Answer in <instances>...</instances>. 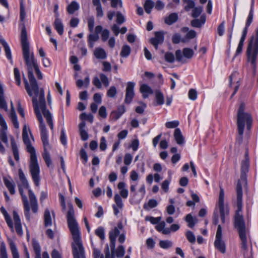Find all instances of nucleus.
Instances as JSON below:
<instances>
[{"instance_id":"nucleus-1","label":"nucleus","mask_w":258,"mask_h":258,"mask_svg":"<svg viewBox=\"0 0 258 258\" xmlns=\"http://www.w3.org/2000/svg\"><path fill=\"white\" fill-rule=\"evenodd\" d=\"M21 40L23 57L28 71V78L30 82L29 84L27 80L26 79H24L25 89L29 96L32 97L34 111H41L50 129L53 130V123L52 115L50 111L46 109L44 90L42 88L39 89L37 81L33 75V68L37 66L38 63L34 58V54L30 53L29 43L25 27L22 29Z\"/></svg>"},{"instance_id":"nucleus-2","label":"nucleus","mask_w":258,"mask_h":258,"mask_svg":"<svg viewBox=\"0 0 258 258\" xmlns=\"http://www.w3.org/2000/svg\"><path fill=\"white\" fill-rule=\"evenodd\" d=\"M68 206L67 220L73 239L72 243L73 254L74 258H85L84 248L81 241L79 225L75 217L74 208L71 203L69 204Z\"/></svg>"},{"instance_id":"nucleus-3","label":"nucleus","mask_w":258,"mask_h":258,"mask_svg":"<svg viewBox=\"0 0 258 258\" xmlns=\"http://www.w3.org/2000/svg\"><path fill=\"white\" fill-rule=\"evenodd\" d=\"M237 192V210L235 215V227L238 230L239 235L241 241V247L246 249L247 245V230L245 222L241 213L242 209V190L240 183L236 187Z\"/></svg>"},{"instance_id":"nucleus-4","label":"nucleus","mask_w":258,"mask_h":258,"mask_svg":"<svg viewBox=\"0 0 258 258\" xmlns=\"http://www.w3.org/2000/svg\"><path fill=\"white\" fill-rule=\"evenodd\" d=\"M30 132L29 128L26 125L24 126L22 133L23 140L25 144L27 146V151L30 153V171L33 181L36 186L39 185L40 180V168L38 165L35 151L33 147L30 144L28 137V133Z\"/></svg>"},{"instance_id":"nucleus-5","label":"nucleus","mask_w":258,"mask_h":258,"mask_svg":"<svg viewBox=\"0 0 258 258\" xmlns=\"http://www.w3.org/2000/svg\"><path fill=\"white\" fill-rule=\"evenodd\" d=\"M252 117L251 114L245 111V104L241 103L240 104L237 113V125L239 138L241 141L244 132V129L246 126L247 130H250L252 123Z\"/></svg>"},{"instance_id":"nucleus-6","label":"nucleus","mask_w":258,"mask_h":258,"mask_svg":"<svg viewBox=\"0 0 258 258\" xmlns=\"http://www.w3.org/2000/svg\"><path fill=\"white\" fill-rule=\"evenodd\" d=\"M41 111L35 112L37 119L39 122V128L41 134V139L43 144L44 153L43 154V158L47 165L49 167L52 163L50 157V155L48 153V150L50 148V146L48 142V136L45 124L43 122V118L41 114Z\"/></svg>"},{"instance_id":"nucleus-7","label":"nucleus","mask_w":258,"mask_h":258,"mask_svg":"<svg viewBox=\"0 0 258 258\" xmlns=\"http://www.w3.org/2000/svg\"><path fill=\"white\" fill-rule=\"evenodd\" d=\"M248 62H250L254 74L256 69V59L258 55V28L255 30V34L252 35L248 43L246 50Z\"/></svg>"},{"instance_id":"nucleus-8","label":"nucleus","mask_w":258,"mask_h":258,"mask_svg":"<svg viewBox=\"0 0 258 258\" xmlns=\"http://www.w3.org/2000/svg\"><path fill=\"white\" fill-rule=\"evenodd\" d=\"M123 225L121 222L118 223L116 227H115L112 229L109 233V238L110 241V248L111 253H109L105 255V258H115L114 252H115V247L116 237L119 235L120 233V229H122Z\"/></svg>"},{"instance_id":"nucleus-9","label":"nucleus","mask_w":258,"mask_h":258,"mask_svg":"<svg viewBox=\"0 0 258 258\" xmlns=\"http://www.w3.org/2000/svg\"><path fill=\"white\" fill-rule=\"evenodd\" d=\"M224 189L220 186V192L218 198L217 205L219 209L220 217L222 223L225 222L226 216L229 214V209L227 205H224Z\"/></svg>"},{"instance_id":"nucleus-10","label":"nucleus","mask_w":258,"mask_h":258,"mask_svg":"<svg viewBox=\"0 0 258 258\" xmlns=\"http://www.w3.org/2000/svg\"><path fill=\"white\" fill-rule=\"evenodd\" d=\"M214 246L222 253L225 252V245L224 242L222 240V228L220 225L218 226Z\"/></svg>"},{"instance_id":"nucleus-11","label":"nucleus","mask_w":258,"mask_h":258,"mask_svg":"<svg viewBox=\"0 0 258 258\" xmlns=\"http://www.w3.org/2000/svg\"><path fill=\"white\" fill-rule=\"evenodd\" d=\"M249 169V159L247 157V154H245V159L241 163V176L240 179L238 181L237 185L238 183H240V185H241V183L246 184V173L248 172ZM237 185H236L237 186ZM242 187V186H241Z\"/></svg>"},{"instance_id":"nucleus-12","label":"nucleus","mask_w":258,"mask_h":258,"mask_svg":"<svg viewBox=\"0 0 258 258\" xmlns=\"http://www.w3.org/2000/svg\"><path fill=\"white\" fill-rule=\"evenodd\" d=\"M19 191L21 196L22 201L24 205V214L28 220L30 219V206L29 204V202L27 199V196L24 195V190H23V186L21 185H18Z\"/></svg>"},{"instance_id":"nucleus-13","label":"nucleus","mask_w":258,"mask_h":258,"mask_svg":"<svg viewBox=\"0 0 258 258\" xmlns=\"http://www.w3.org/2000/svg\"><path fill=\"white\" fill-rule=\"evenodd\" d=\"M135 83L133 82H128L125 90V96L124 102L127 104L130 103L135 96L134 88Z\"/></svg>"},{"instance_id":"nucleus-14","label":"nucleus","mask_w":258,"mask_h":258,"mask_svg":"<svg viewBox=\"0 0 258 258\" xmlns=\"http://www.w3.org/2000/svg\"><path fill=\"white\" fill-rule=\"evenodd\" d=\"M155 37L150 39V43L157 49L158 45L162 43L164 41V33L161 31L155 32Z\"/></svg>"},{"instance_id":"nucleus-15","label":"nucleus","mask_w":258,"mask_h":258,"mask_svg":"<svg viewBox=\"0 0 258 258\" xmlns=\"http://www.w3.org/2000/svg\"><path fill=\"white\" fill-rule=\"evenodd\" d=\"M115 205H113L112 208L113 209V213L115 216H117L120 213V210H122L123 204L121 198L118 194L114 195Z\"/></svg>"},{"instance_id":"nucleus-16","label":"nucleus","mask_w":258,"mask_h":258,"mask_svg":"<svg viewBox=\"0 0 258 258\" xmlns=\"http://www.w3.org/2000/svg\"><path fill=\"white\" fill-rule=\"evenodd\" d=\"M13 219L15 222V228L16 232L19 235L22 236L23 234V231L21 220L18 213L15 211L13 212Z\"/></svg>"},{"instance_id":"nucleus-17","label":"nucleus","mask_w":258,"mask_h":258,"mask_svg":"<svg viewBox=\"0 0 258 258\" xmlns=\"http://www.w3.org/2000/svg\"><path fill=\"white\" fill-rule=\"evenodd\" d=\"M28 194L32 212L36 213L38 211V203L36 197L31 189H28Z\"/></svg>"},{"instance_id":"nucleus-18","label":"nucleus","mask_w":258,"mask_h":258,"mask_svg":"<svg viewBox=\"0 0 258 258\" xmlns=\"http://www.w3.org/2000/svg\"><path fill=\"white\" fill-rule=\"evenodd\" d=\"M4 182L5 185L12 195L15 194V184L11 177H4Z\"/></svg>"},{"instance_id":"nucleus-19","label":"nucleus","mask_w":258,"mask_h":258,"mask_svg":"<svg viewBox=\"0 0 258 258\" xmlns=\"http://www.w3.org/2000/svg\"><path fill=\"white\" fill-rule=\"evenodd\" d=\"M33 247L36 254L35 258H49L47 252H43L42 257H41V247L38 242L35 240L33 241Z\"/></svg>"},{"instance_id":"nucleus-20","label":"nucleus","mask_w":258,"mask_h":258,"mask_svg":"<svg viewBox=\"0 0 258 258\" xmlns=\"http://www.w3.org/2000/svg\"><path fill=\"white\" fill-rule=\"evenodd\" d=\"M0 130V139L6 144H8V139L7 137L8 126L7 123L1 125Z\"/></svg>"},{"instance_id":"nucleus-21","label":"nucleus","mask_w":258,"mask_h":258,"mask_svg":"<svg viewBox=\"0 0 258 258\" xmlns=\"http://www.w3.org/2000/svg\"><path fill=\"white\" fill-rule=\"evenodd\" d=\"M80 135L82 140L85 141L88 139V134L86 131V123L84 121H81L79 124Z\"/></svg>"},{"instance_id":"nucleus-22","label":"nucleus","mask_w":258,"mask_h":258,"mask_svg":"<svg viewBox=\"0 0 258 258\" xmlns=\"http://www.w3.org/2000/svg\"><path fill=\"white\" fill-rule=\"evenodd\" d=\"M0 210L2 213L3 214L4 216L5 217V220L8 226L11 229V231L12 232H14V228L11 217L9 216V214L3 207L1 208Z\"/></svg>"},{"instance_id":"nucleus-23","label":"nucleus","mask_w":258,"mask_h":258,"mask_svg":"<svg viewBox=\"0 0 258 258\" xmlns=\"http://www.w3.org/2000/svg\"><path fill=\"white\" fill-rule=\"evenodd\" d=\"M0 108L8 111V105L4 97V90L3 85L0 83Z\"/></svg>"},{"instance_id":"nucleus-24","label":"nucleus","mask_w":258,"mask_h":258,"mask_svg":"<svg viewBox=\"0 0 258 258\" xmlns=\"http://www.w3.org/2000/svg\"><path fill=\"white\" fill-rule=\"evenodd\" d=\"M117 187L120 190V195L119 196H120V198L126 199L128 197V191L126 188L125 183L123 182H120L117 185Z\"/></svg>"},{"instance_id":"nucleus-25","label":"nucleus","mask_w":258,"mask_h":258,"mask_svg":"<svg viewBox=\"0 0 258 258\" xmlns=\"http://www.w3.org/2000/svg\"><path fill=\"white\" fill-rule=\"evenodd\" d=\"M140 91L144 98H147L149 95L153 93L151 88L146 84H143L140 86Z\"/></svg>"},{"instance_id":"nucleus-26","label":"nucleus","mask_w":258,"mask_h":258,"mask_svg":"<svg viewBox=\"0 0 258 258\" xmlns=\"http://www.w3.org/2000/svg\"><path fill=\"white\" fill-rule=\"evenodd\" d=\"M166 224L164 221L159 222L156 226V229L164 234H169L170 233L169 228H165Z\"/></svg>"},{"instance_id":"nucleus-27","label":"nucleus","mask_w":258,"mask_h":258,"mask_svg":"<svg viewBox=\"0 0 258 258\" xmlns=\"http://www.w3.org/2000/svg\"><path fill=\"white\" fill-rule=\"evenodd\" d=\"M94 55L97 59H104L107 57V54L104 49L100 47H97L95 49Z\"/></svg>"},{"instance_id":"nucleus-28","label":"nucleus","mask_w":258,"mask_h":258,"mask_svg":"<svg viewBox=\"0 0 258 258\" xmlns=\"http://www.w3.org/2000/svg\"><path fill=\"white\" fill-rule=\"evenodd\" d=\"M54 28L57 32L62 35L63 33V25L60 19L56 18L54 22Z\"/></svg>"},{"instance_id":"nucleus-29","label":"nucleus","mask_w":258,"mask_h":258,"mask_svg":"<svg viewBox=\"0 0 258 258\" xmlns=\"http://www.w3.org/2000/svg\"><path fill=\"white\" fill-rule=\"evenodd\" d=\"M19 172V176L21 182V185L23 186L24 188L26 189H29V185L27 179H26L24 173H23L22 169H20L18 171Z\"/></svg>"},{"instance_id":"nucleus-30","label":"nucleus","mask_w":258,"mask_h":258,"mask_svg":"<svg viewBox=\"0 0 258 258\" xmlns=\"http://www.w3.org/2000/svg\"><path fill=\"white\" fill-rule=\"evenodd\" d=\"M174 139L176 143L179 145L183 144L184 142V140L181 132L179 128H176L174 133Z\"/></svg>"},{"instance_id":"nucleus-31","label":"nucleus","mask_w":258,"mask_h":258,"mask_svg":"<svg viewBox=\"0 0 258 258\" xmlns=\"http://www.w3.org/2000/svg\"><path fill=\"white\" fill-rule=\"evenodd\" d=\"M99 39V36L97 34L91 33L88 36V45L90 48H93L94 46L95 42L97 41Z\"/></svg>"},{"instance_id":"nucleus-32","label":"nucleus","mask_w":258,"mask_h":258,"mask_svg":"<svg viewBox=\"0 0 258 258\" xmlns=\"http://www.w3.org/2000/svg\"><path fill=\"white\" fill-rule=\"evenodd\" d=\"M155 100L158 105H161L164 103V97L163 94L159 90L155 91Z\"/></svg>"},{"instance_id":"nucleus-33","label":"nucleus","mask_w":258,"mask_h":258,"mask_svg":"<svg viewBox=\"0 0 258 258\" xmlns=\"http://www.w3.org/2000/svg\"><path fill=\"white\" fill-rule=\"evenodd\" d=\"M44 225L45 227L50 226L52 224V218L49 209H46L44 214Z\"/></svg>"},{"instance_id":"nucleus-34","label":"nucleus","mask_w":258,"mask_h":258,"mask_svg":"<svg viewBox=\"0 0 258 258\" xmlns=\"http://www.w3.org/2000/svg\"><path fill=\"white\" fill-rule=\"evenodd\" d=\"M8 241L13 255V258H19V254L15 242L10 239L8 240Z\"/></svg>"},{"instance_id":"nucleus-35","label":"nucleus","mask_w":258,"mask_h":258,"mask_svg":"<svg viewBox=\"0 0 258 258\" xmlns=\"http://www.w3.org/2000/svg\"><path fill=\"white\" fill-rule=\"evenodd\" d=\"M11 146L15 159L19 161V155L18 147L14 138L11 139Z\"/></svg>"},{"instance_id":"nucleus-36","label":"nucleus","mask_w":258,"mask_h":258,"mask_svg":"<svg viewBox=\"0 0 258 258\" xmlns=\"http://www.w3.org/2000/svg\"><path fill=\"white\" fill-rule=\"evenodd\" d=\"M80 8L79 4L75 2H72L67 7V11L70 14H73L78 10Z\"/></svg>"},{"instance_id":"nucleus-37","label":"nucleus","mask_w":258,"mask_h":258,"mask_svg":"<svg viewBox=\"0 0 258 258\" xmlns=\"http://www.w3.org/2000/svg\"><path fill=\"white\" fill-rule=\"evenodd\" d=\"M158 205V202L156 200L150 199L147 203L144 204V209L146 211H149L151 209L157 207Z\"/></svg>"},{"instance_id":"nucleus-38","label":"nucleus","mask_w":258,"mask_h":258,"mask_svg":"<svg viewBox=\"0 0 258 258\" xmlns=\"http://www.w3.org/2000/svg\"><path fill=\"white\" fill-rule=\"evenodd\" d=\"M185 221L188 223V227L192 228L198 222V219L196 217H193L190 214H189L186 215Z\"/></svg>"},{"instance_id":"nucleus-39","label":"nucleus","mask_w":258,"mask_h":258,"mask_svg":"<svg viewBox=\"0 0 258 258\" xmlns=\"http://www.w3.org/2000/svg\"><path fill=\"white\" fill-rule=\"evenodd\" d=\"M89 84L90 78L89 76L86 77L85 78L84 81L79 79L76 81L77 86L79 88H81L83 86H84V87L87 88L88 87Z\"/></svg>"},{"instance_id":"nucleus-40","label":"nucleus","mask_w":258,"mask_h":258,"mask_svg":"<svg viewBox=\"0 0 258 258\" xmlns=\"http://www.w3.org/2000/svg\"><path fill=\"white\" fill-rule=\"evenodd\" d=\"M178 20V16L176 13L170 14L168 17L165 19V22L168 25H171L176 22Z\"/></svg>"},{"instance_id":"nucleus-41","label":"nucleus","mask_w":258,"mask_h":258,"mask_svg":"<svg viewBox=\"0 0 258 258\" xmlns=\"http://www.w3.org/2000/svg\"><path fill=\"white\" fill-rule=\"evenodd\" d=\"M154 5V2L152 0H146L144 6L145 12L150 14Z\"/></svg>"},{"instance_id":"nucleus-42","label":"nucleus","mask_w":258,"mask_h":258,"mask_svg":"<svg viewBox=\"0 0 258 258\" xmlns=\"http://www.w3.org/2000/svg\"><path fill=\"white\" fill-rule=\"evenodd\" d=\"M10 117L11 118L14 126L16 128H18L19 122L17 119V117L15 109L11 110V112L10 113Z\"/></svg>"},{"instance_id":"nucleus-43","label":"nucleus","mask_w":258,"mask_h":258,"mask_svg":"<svg viewBox=\"0 0 258 258\" xmlns=\"http://www.w3.org/2000/svg\"><path fill=\"white\" fill-rule=\"evenodd\" d=\"M131 51V47L127 45H124L122 47L120 55L123 57H126L130 55Z\"/></svg>"},{"instance_id":"nucleus-44","label":"nucleus","mask_w":258,"mask_h":258,"mask_svg":"<svg viewBox=\"0 0 258 258\" xmlns=\"http://www.w3.org/2000/svg\"><path fill=\"white\" fill-rule=\"evenodd\" d=\"M182 53L184 57L190 59L192 57L194 52L193 50L190 48H185L182 50Z\"/></svg>"},{"instance_id":"nucleus-45","label":"nucleus","mask_w":258,"mask_h":258,"mask_svg":"<svg viewBox=\"0 0 258 258\" xmlns=\"http://www.w3.org/2000/svg\"><path fill=\"white\" fill-rule=\"evenodd\" d=\"M95 233L101 240L105 239L104 229L102 227L100 226L97 228L95 231Z\"/></svg>"},{"instance_id":"nucleus-46","label":"nucleus","mask_w":258,"mask_h":258,"mask_svg":"<svg viewBox=\"0 0 258 258\" xmlns=\"http://www.w3.org/2000/svg\"><path fill=\"white\" fill-rule=\"evenodd\" d=\"M114 253L117 257H121L124 255L125 248L122 245H119L116 249H115Z\"/></svg>"},{"instance_id":"nucleus-47","label":"nucleus","mask_w":258,"mask_h":258,"mask_svg":"<svg viewBox=\"0 0 258 258\" xmlns=\"http://www.w3.org/2000/svg\"><path fill=\"white\" fill-rule=\"evenodd\" d=\"M173 245L172 242L170 240H160L159 242L160 246L164 249H168Z\"/></svg>"},{"instance_id":"nucleus-48","label":"nucleus","mask_w":258,"mask_h":258,"mask_svg":"<svg viewBox=\"0 0 258 258\" xmlns=\"http://www.w3.org/2000/svg\"><path fill=\"white\" fill-rule=\"evenodd\" d=\"M161 217H153L152 216H146L145 217V220L150 221L152 224H158L161 220Z\"/></svg>"},{"instance_id":"nucleus-49","label":"nucleus","mask_w":258,"mask_h":258,"mask_svg":"<svg viewBox=\"0 0 258 258\" xmlns=\"http://www.w3.org/2000/svg\"><path fill=\"white\" fill-rule=\"evenodd\" d=\"M0 257L8 258L6 247L4 242L1 243L0 247Z\"/></svg>"},{"instance_id":"nucleus-50","label":"nucleus","mask_w":258,"mask_h":258,"mask_svg":"<svg viewBox=\"0 0 258 258\" xmlns=\"http://www.w3.org/2000/svg\"><path fill=\"white\" fill-rule=\"evenodd\" d=\"M192 16L194 18H198L203 11L202 7H197L193 8Z\"/></svg>"},{"instance_id":"nucleus-51","label":"nucleus","mask_w":258,"mask_h":258,"mask_svg":"<svg viewBox=\"0 0 258 258\" xmlns=\"http://www.w3.org/2000/svg\"><path fill=\"white\" fill-rule=\"evenodd\" d=\"M99 76L101 83L105 87H107L109 85L108 77L104 74H100Z\"/></svg>"},{"instance_id":"nucleus-52","label":"nucleus","mask_w":258,"mask_h":258,"mask_svg":"<svg viewBox=\"0 0 258 258\" xmlns=\"http://www.w3.org/2000/svg\"><path fill=\"white\" fill-rule=\"evenodd\" d=\"M117 93V90L115 87L111 86L107 92V95L109 97L113 98Z\"/></svg>"},{"instance_id":"nucleus-53","label":"nucleus","mask_w":258,"mask_h":258,"mask_svg":"<svg viewBox=\"0 0 258 258\" xmlns=\"http://www.w3.org/2000/svg\"><path fill=\"white\" fill-rule=\"evenodd\" d=\"M15 80L18 85L20 86L21 84V78L19 71L17 68L14 69Z\"/></svg>"},{"instance_id":"nucleus-54","label":"nucleus","mask_w":258,"mask_h":258,"mask_svg":"<svg viewBox=\"0 0 258 258\" xmlns=\"http://www.w3.org/2000/svg\"><path fill=\"white\" fill-rule=\"evenodd\" d=\"M188 96L189 99L195 100L197 98V92L194 89H191L189 90Z\"/></svg>"},{"instance_id":"nucleus-55","label":"nucleus","mask_w":258,"mask_h":258,"mask_svg":"<svg viewBox=\"0 0 258 258\" xmlns=\"http://www.w3.org/2000/svg\"><path fill=\"white\" fill-rule=\"evenodd\" d=\"M5 43L4 44H5L4 49H5V51L6 55L7 58L9 59L10 60H11V61L12 62V54H11V51L10 48L9 46L8 43Z\"/></svg>"},{"instance_id":"nucleus-56","label":"nucleus","mask_w":258,"mask_h":258,"mask_svg":"<svg viewBox=\"0 0 258 258\" xmlns=\"http://www.w3.org/2000/svg\"><path fill=\"white\" fill-rule=\"evenodd\" d=\"M125 22V18L123 15L120 12H117L116 13V23L121 25Z\"/></svg>"},{"instance_id":"nucleus-57","label":"nucleus","mask_w":258,"mask_h":258,"mask_svg":"<svg viewBox=\"0 0 258 258\" xmlns=\"http://www.w3.org/2000/svg\"><path fill=\"white\" fill-rule=\"evenodd\" d=\"M186 237L187 240L190 243H194L196 241V237L194 233L190 231H187L186 232Z\"/></svg>"},{"instance_id":"nucleus-58","label":"nucleus","mask_w":258,"mask_h":258,"mask_svg":"<svg viewBox=\"0 0 258 258\" xmlns=\"http://www.w3.org/2000/svg\"><path fill=\"white\" fill-rule=\"evenodd\" d=\"M179 125V122L177 120H173L167 122L165 126L168 128H173L176 127Z\"/></svg>"},{"instance_id":"nucleus-59","label":"nucleus","mask_w":258,"mask_h":258,"mask_svg":"<svg viewBox=\"0 0 258 258\" xmlns=\"http://www.w3.org/2000/svg\"><path fill=\"white\" fill-rule=\"evenodd\" d=\"M109 36V31L108 29H103L101 33V40L103 42H105L108 39Z\"/></svg>"},{"instance_id":"nucleus-60","label":"nucleus","mask_w":258,"mask_h":258,"mask_svg":"<svg viewBox=\"0 0 258 258\" xmlns=\"http://www.w3.org/2000/svg\"><path fill=\"white\" fill-rule=\"evenodd\" d=\"M182 53L180 50H177L175 52V56L176 60L179 62H181L182 63L185 62V61L183 57Z\"/></svg>"},{"instance_id":"nucleus-61","label":"nucleus","mask_w":258,"mask_h":258,"mask_svg":"<svg viewBox=\"0 0 258 258\" xmlns=\"http://www.w3.org/2000/svg\"><path fill=\"white\" fill-rule=\"evenodd\" d=\"M94 19L93 17H90L88 20V30L91 32L92 33L94 26Z\"/></svg>"},{"instance_id":"nucleus-62","label":"nucleus","mask_w":258,"mask_h":258,"mask_svg":"<svg viewBox=\"0 0 258 258\" xmlns=\"http://www.w3.org/2000/svg\"><path fill=\"white\" fill-rule=\"evenodd\" d=\"M60 142L63 146H66L67 144V137L64 128H62L61 131Z\"/></svg>"},{"instance_id":"nucleus-63","label":"nucleus","mask_w":258,"mask_h":258,"mask_svg":"<svg viewBox=\"0 0 258 258\" xmlns=\"http://www.w3.org/2000/svg\"><path fill=\"white\" fill-rule=\"evenodd\" d=\"M165 58L168 62H173L175 60V57L173 53L167 52L165 55Z\"/></svg>"},{"instance_id":"nucleus-64","label":"nucleus","mask_w":258,"mask_h":258,"mask_svg":"<svg viewBox=\"0 0 258 258\" xmlns=\"http://www.w3.org/2000/svg\"><path fill=\"white\" fill-rule=\"evenodd\" d=\"M225 30V23L222 22L218 26L217 29L218 34L221 36L224 34Z\"/></svg>"}]
</instances>
